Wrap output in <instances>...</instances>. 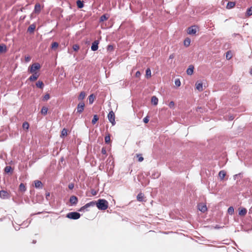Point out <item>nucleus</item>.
I'll return each instance as SVG.
<instances>
[{
	"mask_svg": "<svg viewBox=\"0 0 252 252\" xmlns=\"http://www.w3.org/2000/svg\"><path fill=\"white\" fill-rule=\"evenodd\" d=\"M95 205L99 210H105L108 208V202L105 199H99L95 201Z\"/></svg>",
	"mask_w": 252,
	"mask_h": 252,
	"instance_id": "nucleus-1",
	"label": "nucleus"
},
{
	"mask_svg": "<svg viewBox=\"0 0 252 252\" xmlns=\"http://www.w3.org/2000/svg\"><path fill=\"white\" fill-rule=\"evenodd\" d=\"M80 214L76 212H71L66 215V217L72 220H77L80 218Z\"/></svg>",
	"mask_w": 252,
	"mask_h": 252,
	"instance_id": "nucleus-2",
	"label": "nucleus"
},
{
	"mask_svg": "<svg viewBox=\"0 0 252 252\" xmlns=\"http://www.w3.org/2000/svg\"><path fill=\"white\" fill-rule=\"evenodd\" d=\"M40 68V65L38 63H35L33 64H32L29 68V71L30 73H34L36 72V70L39 69Z\"/></svg>",
	"mask_w": 252,
	"mask_h": 252,
	"instance_id": "nucleus-3",
	"label": "nucleus"
},
{
	"mask_svg": "<svg viewBox=\"0 0 252 252\" xmlns=\"http://www.w3.org/2000/svg\"><path fill=\"white\" fill-rule=\"evenodd\" d=\"M95 205V201H93L89 203H87L84 206H82L80 208V209L78 210L79 212H85V211H87V208L90 207H93Z\"/></svg>",
	"mask_w": 252,
	"mask_h": 252,
	"instance_id": "nucleus-4",
	"label": "nucleus"
},
{
	"mask_svg": "<svg viewBox=\"0 0 252 252\" xmlns=\"http://www.w3.org/2000/svg\"><path fill=\"white\" fill-rule=\"evenodd\" d=\"M108 119L113 126L116 124L115 121V114L113 111H111L108 114Z\"/></svg>",
	"mask_w": 252,
	"mask_h": 252,
	"instance_id": "nucleus-5",
	"label": "nucleus"
},
{
	"mask_svg": "<svg viewBox=\"0 0 252 252\" xmlns=\"http://www.w3.org/2000/svg\"><path fill=\"white\" fill-rule=\"evenodd\" d=\"M10 197L9 194L8 192L4 190H2L0 191V197L2 199H7Z\"/></svg>",
	"mask_w": 252,
	"mask_h": 252,
	"instance_id": "nucleus-6",
	"label": "nucleus"
},
{
	"mask_svg": "<svg viewBox=\"0 0 252 252\" xmlns=\"http://www.w3.org/2000/svg\"><path fill=\"white\" fill-rule=\"evenodd\" d=\"M85 104L83 102L79 103L77 107V112L81 113L84 109Z\"/></svg>",
	"mask_w": 252,
	"mask_h": 252,
	"instance_id": "nucleus-7",
	"label": "nucleus"
},
{
	"mask_svg": "<svg viewBox=\"0 0 252 252\" xmlns=\"http://www.w3.org/2000/svg\"><path fill=\"white\" fill-rule=\"evenodd\" d=\"M78 198L74 195H72L70 197L69 202L72 205H75L78 203Z\"/></svg>",
	"mask_w": 252,
	"mask_h": 252,
	"instance_id": "nucleus-8",
	"label": "nucleus"
},
{
	"mask_svg": "<svg viewBox=\"0 0 252 252\" xmlns=\"http://www.w3.org/2000/svg\"><path fill=\"white\" fill-rule=\"evenodd\" d=\"M196 32V28L195 26H191L188 29V33L189 34H194Z\"/></svg>",
	"mask_w": 252,
	"mask_h": 252,
	"instance_id": "nucleus-9",
	"label": "nucleus"
},
{
	"mask_svg": "<svg viewBox=\"0 0 252 252\" xmlns=\"http://www.w3.org/2000/svg\"><path fill=\"white\" fill-rule=\"evenodd\" d=\"M33 73V74L32 75H31L28 79L30 81H32V82L37 80V79L39 76V74L37 72H34V73Z\"/></svg>",
	"mask_w": 252,
	"mask_h": 252,
	"instance_id": "nucleus-10",
	"label": "nucleus"
},
{
	"mask_svg": "<svg viewBox=\"0 0 252 252\" xmlns=\"http://www.w3.org/2000/svg\"><path fill=\"white\" fill-rule=\"evenodd\" d=\"M99 44V41L98 40H95L92 43L91 46V49L93 51H96L98 49V45Z\"/></svg>",
	"mask_w": 252,
	"mask_h": 252,
	"instance_id": "nucleus-11",
	"label": "nucleus"
},
{
	"mask_svg": "<svg viewBox=\"0 0 252 252\" xmlns=\"http://www.w3.org/2000/svg\"><path fill=\"white\" fill-rule=\"evenodd\" d=\"M7 51V47L4 44L0 45V53H5Z\"/></svg>",
	"mask_w": 252,
	"mask_h": 252,
	"instance_id": "nucleus-12",
	"label": "nucleus"
},
{
	"mask_svg": "<svg viewBox=\"0 0 252 252\" xmlns=\"http://www.w3.org/2000/svg\"><path fill=\"white\" fill-rule=\"evenodd\" d=\"M41 10V6L39 3H36L34 6V12L35 13H39Z\"/></svg>",
	"mask_w": 252,
	"mask_h": 252,
	"instance_id": "nucleus-13",
	"label": "nucleus"
},
{
	"mask_svg": "<svg viewBox=\"0 0 252 252\" xmlns=\"http://www.w3.org/2000/svg\"><path fill=\"white\" fill-rule=\"evenodd\" d=\"M247 210L245 208H241L239 209V215L241 216H245L247 213Z\"/></svg>",
	"mask_w": 252,
	"mask_h": 252,
	"instance_id": "nucleus-14",
	"label": "nucleus"
},
{
	"mask_svg": "<svg viewBox=\"0 0 252 252\" xmlns=\"http://www.w3.org/2000/svg\"><path fill=\"white\" fill-rule=\"evenodd\" d=\"M195 87L196 89L199 92L202 91L203 90L202 83H196Z\"/></svg>",
	"mask_w": 252,
	"mask_h": 252,
	"instance_id": "nucleus-15",
	"label": "nucleus"
},
{
	"mask_svg": "<svg viewBox=\"0 0 252 252\" xmlns=\"http://www.w3.org/2000/svg\"><path fill=\"white\" fill-rule=\"evenodd\" d=\"M35 29V25L34 24L31 25L28 28V32L30 33H33Z\"/></svg>",
	"mask_w": 252,
	"mask_h": 252,
	"instance_id": "nucleus-16",
	"label": "nucleus"
},
{
	"mask_svg": "<svg viewBox=\"0 0 252 252\" xmlns=\"http://www.w3.org/2000/svg\"><path fill=\"white\" fill-rule=\"evenodd\" d=\"M193 69H194V67L193 65H189V67L187 70V74L189 75L192 74V73L193 72Z\"/></svg>",
	"mask_w": 252,
	"mask_h": 252,
	"instance_id": "nucleus-17",
	"label": "nucleus"
},
{
	"mask_svg": "<svg viewBox=\"0 0 252 252\" xmlns=\"http://www.w3.org/2000/svg\"><path fill=\"white\" fill-rule=\"evenodd\" d=\"M34 186L36 188H42V183L39 180H35L34 181Z\"/></svg>",
	"mask_w": 252,
	"mask_h": 252,
	"instance_id": "nucleus-18",
	"label": "nucleus"
},
{
	"mask_svg": "<svg viewBox=\"0 0 252 252\" xmlns=\"http://www.w3.org/2000/svg\"><path fill=\"white\" fill-rule=\"evenodd\" d=\"M158 98L156 96H153L151 98V102L154 105H157L158 103Z\"/></svg>",
	"mask_w": 252,
	"mask_h": 252,
	"instance_id": "nucleus-19",
	"label": "nucleus"
},
{
	"mask_svg": "<svg viewBox=\"0 0 252 252\" xmlns=\"http://www.w3.org/2000/svg\"><path fill=\"white\" fill-rule=\"evenodd\" d=\"M144 195L142 193L140 192L138 194V195L137 196V199L138 201H139L140 202H142L144 201Z\"/></svg>",
	"mask_w": 252,
	"mask_h": 252,
	"instance_id": "nucleus-20",
	"label": "nucleus"
},
{
	"mask_svg": "<svg viewBox=\"0 0 252 252\" xmlns=\"http://www.w3.org/2000/svg\"><path fill=\"white\" fill-rule=\"evenodd\" d=\"M252 15V6L250 7V8H248L245 16L246 17H250Z\"/></svg>",
	"mask_w": 252,
	"mask_h": 252,
	"instance_id": "nucleus-21",
	"label": "nucleus"
},
{
	"mask_svg": "<svg viewBox=\"0 0 252 252\" xmlns=\"http://www.w3.org/2000/svg\"><path fill=\"white\" fill-rule=\"evenodd\" d=\"M109 17V15L107 14H105L102 15L100 18V21L103 22L104 21L107 20Z\"/></svg>",
	"mask_w": 252,
	"mask_h": 252,
	"instance_id": "nucleus-22",
	"label": "nucleus"
},
{
	"mask_svg": "<svg viewBox=\"0 0 252 252\" xmlns=\"http://www.w3.org/2000/svg\"><path fill=\"white\" fill-rule=\"evenodd\" d=\"M226 175V172L224 170H221L219 172V176L221 180H223Z\"/></svg>",
	"mask_w": 252,
	"mask_h": 252,
	"instance_id": "nucleus-23",
	"label": "nucleus"
},
{
	"mask_svg": "<svg viewBox=\"0 0 252 252\" xmlns=\"http://www.w3.org/2000/svg\"><path fill=\"white\" fill-rule=\"evenodd\" d=\"M235 5V2H233V1H230V2H228L227 4V5H226V8L227 9H231L232 8H233Z\"/></svg>",
	"mask_w": 252,
	"mask_h": 252,
	"instance_id": "nucleus-24",
	"label": "nucleus"
},
{
	"mask_svg": "<svg viewBox=\"0 0 252 252\" xmlns=\"http://www.w3.org/2000/svg\"><path fill=\"white\" fill-rule=\"evenodd\" d=\"M36 86L40 89H43L44 87V84L41 81H38L36 83Z\"/></svg>",
	"mask_w": 252,
	"mask_h": 252,
	"instance_id": "nucleus-25",
	"label": "nucleus"
},
{
	"mask_svg": "<svg viewBox=\"0 0 252 252\" xmlns=\"http://www.w3.org/2000/svg\"><path fill=\"white\" fill-rule=\"evenodd\" d=\"M19 190L21 192H25L26 190V188L23 183H21L19 188Z\"/></svg>",
	"mask_w": 252,
	"mask_h": 252,
	"instance_id": "nucleus-26",
	"label": "nucleus"
},
{
	"mask_svg": "<svg viewBox=\"0 0 252 252\" xmlns=\"http://www.w3.org/2000/svg\"><path fill=\"white\" fill-rule=\"evenodd\" d=\"M48 110V109L47 107L43 106L41 109V113L45 116L47 114Z\"/></svg>",
	"mask_w": 252,
	"mask_h": 252,
	"instance_id": "nucleus-27",
	"label": "nucleus"
},
{
	"mask_svg": "<svg viewBox=\"0 0 252 252\" xmlns=\"http://www.w3.org/2000/svg\"><path fill=\"white\" fill-rule=\"evenodd\" d=\"M76 4L79 8H82L84 6L83 1L80 0H77Z\"/></svg>",
	"mask_w": 252,
	"mask_h": 252,
	"instance_id": "nucleus-28",
	"label": "nucleus"
},
{
	"mask_svg": "<svg viewBox=\"0 0 252 252\" xmlns=\"http://www.w3.org/2000/svg\"><path fill=\"white\" fill-rule=\"evenodd\" d=\"M190 43V39L189 38H186L184 42V45L186 47H188Z\"/></svg>",
	"mask_w": 252,
	"mask_h": 252,
	"instance_id": "nucleus-29",
	"label": "nucleus"
},
{
	"mask_svg": "<svg viewBox=\"0 0 252 252\" xmlns=\"http://www.w3.org/2000/svg\"><path fill=\"white\" fill-rule=\"evenodd\" d=\"M198 209L201 212L203 213L206 211L207 209L206 205H202L201 206H199Z\"/></svg>",
	"mask_w": 252,
	"mask_h": 252,
	"instance_id": "nucleus-30",
	"label": "nucleus"
},
{
	"mask_svg": "<svg viewBox=\"0 0 252 252\" xmlns=\"http://www.w3.org/2000/svg\"><path fill=\"white\" fill-rule=\"evenodd\" d=\"M85 95L84 92H81L78 96V99L80 100L84 99L85 97Z\"/></svg>",
	"mask_w": 252,
	"mask_h": 252,
	"instance_id": "nucleus-31",
	"label": "nucleus"
},
{
	"mask_svg": "<svg viewBox=\"0 0 252 252\" xmlns=\"http://www.w3.org/2000/svg\"><path fill=\"white\" fill-rule=\"evenodd\" d=\"M151 69L149 68H148L146 70V77L147 78H149L151 77Z\"/></svg>",
	"mask_w": 252,
	"mask_h": 252,
	"instance_id": "nucleus-32",
	"label": "nucleus"
},
{
	"mask_svg": "<svg viewBox=\"0 0 252 252\" xmlns=\"http://www.w3.org/2000/svg\"><path fill=\"white\" fill-rule=\"evenodd\" d=\"M67 129H65V128H63L62 130V131L61 137H64V136H65L67 135Z\"/></svg>",
	"mask_w": 252,
	"mask_h": 252,
	"instance_id": "nucleus-33",
	"label": "nucleus"
},
{
	"mask_svg": "<svg viewBox=\"0 0 252 252\" xmlns=\"http://www.w3.org/2000/svg\"><path fill=\"white\" fill-rule=\"evenodd\" d=\"M94 96L93 94H91L89 96V101L90 104H92L93 103V102L94 101Z\"/></svg>",
	"mask_w": 252,
	"mask_h": 252,
	"instance_id": "nucleus-34",
	"label": "nucleus"
},
{
	"mask_svg": "<svg viewBox=\"0 0 252 252\" xmlns=\"http://www.w3.org/2000/svg\"><path fill=\"white\" fill-rule=\"evenodd\" d=\"M98 120V117L97 115H94L92 120V123L93 125L95 124L96 122Z\"/></svg>",
	"mask_w": 252,
	"mask_h": 252,
	"instance_id": "nucleus-35",
	"label": "nucleus"
},
{
	"mask_svg": "<svg viewBox=\"0 0 252 252\" xmlns=\"http://www.w3.org/2000/svg\"><path fill=\"white\" fill-rule=\"evenodd\" d=\"M50 95L49 94H46L43 97L42 100L43 101H46L50 99Z\"/></svg>",
	"mask_w": 252,
	"mask_h": 252,
	"instance_id": "nucleus-36",
	"label": "nucleus"
},
{
	"mask_svg": "<svg viewBox=\"0 0 252 252\" xmlns=\"http://www.w3.org/2000/svg\"><path fill=\"white\" fill-rule=\"evenodd\" d=\"M227 212L230 215L233 214L234 213V208H233V207H232V206L229 207L228 208V209Z\"/></svg>",
	"mask_w": 252,
	"mask_h": 252,
	"instance_id": "nucleus-37",
	"label": "nucleus"
},
{
	"mask_svg": "<svg viewBox=\"0 0 252 252\" xmlns=\"http://www.w3.org/2000/svg\"><path fill=\"white\" fill-rule=\"evenodd\" d=\"M58 46L59 44L56 42H54L52 44L51 48L52 49H54L55 48H57L58 47Z\"/></svg>",
	"mask_w": 252,
	"mask_h": 252,
	"instance_id": "nucleus-38",
	"label": "nucleus"
},
{
	"mask_svg": "<svg viewBox=\"0 0 252 252\" xmlns=\"http://www.w3.org/2000/svg\"><path fill=\"white\" fill-rule=\"evenodd\" d=\"M23 127L24 129H28L29 127V124L27 122H24L23 124Z\"/></svg>",
	"mask_w": 252,
	"mask_h": 252,
	"instance_id": "nucleus-39",
	"label": "nucleus"
},
{
	"mask_svg": "<svg viewBox=\"0 0 252 252\" xmlns=\"http://www.w3.org/2000/svg\"><path fill=\"white\" fill-rule=\"evenodd\" d=\"M11 170V167L10 166H6L4 168V171L8 173L10 172Z\"/></svg>",
	"mask_w": 252,
	"mask_h": 252,
	"instance_id": "nucleus-40",
	"label": "nucleus"
},
{
	"mask_svg": "<svg viewBox=\"0 0 252 252\" xmlns=\"http://www.w3.org/2000/svg\"><path fill=\"white\" fill-rule=\"evenodd\" d=\"M232 57L230 52L228 51L226 54V58L227 60H230Z\"/></svg>",
	"mask_w": 252,
	"mask_h": 252,
	"instance_id": "nucleus-41",
	"label": "nucleus"
},
{
	"mask_svg": "<svg viewBox=\"0 0 252 252\" xmlns=\"http://www.w3.org/2000/svg\"><path fill=\"white\" fill-rule=\"evenodd\" d=\"M175 84L176 86L179 87L181 85V82L179 79H176L175 81Z\"/></svg>",
	"mask_w": 252,
	"mask_h": 252,
	"instance_id": "nucleus-42",
	"label": "nucleus"
},
{
	"mask_svg": "<svg viewBox=\"0 0 252 252\" xmlns=\"http://www.w3.org/2000/svg\"><path fill=\"white\" fill-rule=\"evenodd\" d=\"M73 49L75 51H77L79 49V46L77 44H74L73 45Z\"/></svg>",
	"mask_w": 252,
	"mask_h": 252,
	"instance_id": "nucleus-43",
	"label": "nucleus"
},
{
	"mask_svg": "<svg viewBox=\"0 0 252 252\" xmlns=\"http://www.w3.org/2000/svg\"><path fill=\"white\" fill-rule=\"evenodd\" d=\"M110 141V137L109 135H108V136H106L105 137V142L106 143H109Z\"/></svg>",
	"mask_w": 252,
	"mask_h": 252,
	"instance_id": "nucleus-44",
	"label": "nucleus"
},
{
	"mask_svg": "<svg viewBox=\"0 0 252 252\" xmlns=\"http://www.w3.org/2000/svg\"><path fill=\"white\" fill-rule=\"evenodd\" d=\"M107 49L109 51H112L114 50V47H113V46L112 45H109L107 46Z\"/></svg>",
	"mask_w": 252,
	"mask_h": 252,
	"instance_id": "nucleus-45",
	"label": "nucleus"
},
{
	"mask_svg": "<svg viewBox=\"0 0 252 252\" xmlns=\"http://www.w3.org/2000/svg\"><path fill=\"white\" fill-rule=\"evenodd\" d=\"M232 89L236 91V93H237L239 91V87L237 86H234L232 87Z\"/></svg>",
	"mask_w": 252,
	"mask_h": 252,
	"instance_id": "nucleus-46",
	"label": "nucleus"
},
{
	"mask_svg": "<svg viewBox=\"0 0 252 252\" xmlns=\"http://www.w3.org/2000/svg\"><path fill=\"white\" fill-rule=\"evenodd\" d=\"M174 105H175V103H174V102L173 101H171V102H170V103H169V104H168L169 107L170 108H174Z\"/></svg>",
	"mask_w": 252,
	"mask_h": 252,
	"instance_id": "nucleus-47",
	"label": "nucleus"
},
{
	"mask_svg": "<svg viewBox=\"0 0 252 252\" xmlns=\"http://www.w3.org/2000/svg\"><path fill=\"white\" fill-rule=\"evenodd\" d=\"M149 121V117L148 116H146V117H145L144 119H143V122L145 123H148V122Z\"/></svg>",
	"mask_w": 252,
	"mask_h": 252,
	"instance_id": "nucleus-48",
	"label": "nucleus"
},
{
	"mask_svg": "<svg viewBox=\"0 0 252 252\" xmlns=\"http://www.w3.org/2000/svg\"><path fill=\"white\" fill-rule=\"evenodd\" d=\"M137 156L138 158V161H140V162H141L143 160L144 158L142 157H141L140 155H137Z\"/></svg>",
	"mask_w": 252,
	"mask_h": 252,
	"instance_id": "nucleus-49",
	"label": "nucleus"
},
{
	"mask_svg": "<svg viewBox=\"0 0 252 252\" xmlns=\"http://www.w3.org/2000/svg\"><path fill=\"white\" fill-rule=\"evenodd\" d=\"M74 184H73V183H70V184L68 185V188H69L70 189H72L74 188Z\"/></svg>",
	"mask_w": 252,
	"mask_h": 252,
	"instance_id": "nucleus-50",
	"label": "nucleus"
},
{
	"mask_svg": "<svg viewBox=\"0 0 252 252\" xmlns=\"http://www.w3.org/2000/svg\"><path fill=\"white\" fill-rule=\"evenodd\" d=\"M141 75V73L139 71H137L135 73V77H139Z\"/></svg>",
	"mask_w": 252,
	"mask_h": 252,
	"instance_id": "nucleus-51",
	"label": "nucleus"
},
{
	"mask_svg": "<svg viewBox=\"0 0 252 252\" xmlns=\"http://www.w3.org/2000/svg\"><path fill=\"white\" fill-rule=\"evenodd\" d=\"M101 153L102 154L105 155L106 154V150L105 148H102L101 149Z\"/></svg>",
	"mask_w": 252,
	"mask_h": 252,
	"instance_id": "nucleus-52",
	"label": "nucleus"
},
{
	"mask_svg": "<svg viewBox=\"0 0 252 252\" xmlns=\"http://www.w3.org/2000/svg\"><path fill=\"white\" fill-rule=\"evenodd\" d=\"M31 60V57H25V61L26 62H28L30 61Z\"/></svg>",
	"mask_w": 252,
	"mask_h": 252,
	"instance_id": "nucleus-53",
	"label": "nucleus"
},
{
	"mask_svg": "<svg viewBox=\"0 0 252 252\" xmlns=\"http://www.w3.org/2000/svg\"><path fill=\"white\" fill-rule=\"evenodd\" d=\"M46 198L47 199H48V197L50 196V192H47L46 193Z\"/></svg>",
	"mask_w": 252,
	"mask_h": 252,
	"instance_id": "nucleus-54",
	"label": "nucleus"
},
{
	"mask_svg": "<svg viewBox=\"0 0 252 252\" xmlns=\"http://www.w3.org/2000/svg\"><path fill=\"white\" fill-rule=\"evenodd\" d=\"M92 193L93 195H95L96 194V192L95 191H94V190H93L92 191Z\"/></svg>",
	"mask_w": 252,
	"mask_h": 252,
	"instance_id": "nucleus-55",
	"label": "nucleus"
},
{
	"mask_svg": "<svg viewBox=\"0 0 252 252\" xmlns=\"http://www.w3.org/2000/svg\"><path fill=\"white\" fill-rule=\"evenodd\" d=\"M233 119H234V117H233L232 116H231L230 117V119H229V120H233Z\"/></svg>",
	"mask_w": 252,
	"mask_h": 252,
	"instance_id": "nucleus-56",
	"label": "nucleus"
},
{
	"mask_svg": "<svg viewBox=\"0 0 252 252\" xmlns=\"http://www.w3.org/2000/svg\"><path fill=\"white\" fill-rule=\"evenodd\" d=\"M15 229L16 230H19L20 228L18 227L15 228Z\"/></svg>",
	"mask_w": 252,
	"mask_h": 252,
	"instance_id": "nucleus-57",
	"label": "nucleus"
},
{
	"mask_svg": "<svg viewBox=\"0 0 252 252\" xmlns=\"http://www.w3.org/2000/svg\"><path fill=\"white\" fill-rule=\"evenodd\" d=\"M15 229L16 230H19L20 228L18 227L15 228Z\"/></svg>",
	"mask_w": 252,
	"mask_h": 252,
	"instance_id": "nucleus-58",
	"label": "nucleus"
},
{
	"mask_svg": "<svg viewBox=\"0 0 252 252\" xmlns=\"http://www.w3.org/2000/svg\"><path fill=\"white\" fill-rule=\"evenodd\" d=\"M220 228V227L218 226V225H216L215 226V228Z\"/></svg>",
	"mask_w": 252,
	"mask_h": 252,
	"instance_id": "nucleus-59",
	"label": "nucleus"
},
{
	"mask_svg": "<svg viewBox=\"0 0 252 252\" xmlns=\"http://www.w3.org/2000/svg\"><path fill=\"white\" fill-rule=\"evenodd\" d=\"M250 73L252 75V68L251 69Z\"/></svg>",
	"mask_w": 252,
	"mask_h": 252,
	"instance_id": "nucleus-60",
	"label": "nucleus"
},
{
	"mask_svg": "<svg viewBox=\"0 0 252 252\" xmlns=\"http://www.w3.org/2000/svg\"><path fill=\"white\" fill-rule=\"evenodd\" d=\"M173 58V55H170V59H171V58Z\"/></svg>",
	"mask_w": 252,
	"mask_h": 252,
	"instance_id": "nucleus-61",
	"label": "nucleus"
},
{
	"mask_svg": "<svg viewBox=\"0 0 252 252\" xmlns=\"http://www.w3.org/2000/svg\"><path fill=\"white\" fill-rule=\"evenodd\" d=\"M250 212H252V207L250 209Z\"/></svg>",
	"mask_w": 252,
	"mask_h": 252,
	"instance_id": "nucleus-62",
	"label": "nucleus"
},
{
	"mask_svg": "<svg viewBox=\"0 0 252 252\" xmlns=\"http://www.w3.org/2000/svg\"><path fill=\"white\" fill-rule=\"evenodd\" d=\"M32 243H33V244H35V243H36V241L33 240V242H32Z\"/></svg>",
	"mask_w": 252,
	"mask_h": 252,
	"instance_id": "nucleus-63",
	"label": "nucleus"
}]
</instances>
